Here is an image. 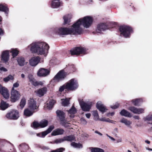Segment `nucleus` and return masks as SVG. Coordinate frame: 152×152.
<instances>
[{
	"instance_id": "c756f323",
	"label": "nucleus",
	"mask_w": 152,
	"mask_h": 152,
	"mask_svg": "<svg viewBox=\"0 0 152 152\" xmlns=\"http://www.w3.org/2000/svg\"><path fill=\"white\" fill-rule=\"evenodd\" d=\"M120 122L124 124L128 127L130 128L131 127L130 125L132 124V122L129 121L127 119L125 118H123L121 120Z\"/></svg>"
},
{
	"instance_id": "bb28decb",
	"label": "nucleus",
	"mask_w": 152,
	"mask_h": 152,
	"mask_svg": "<svg viewBox=\"0 0 152 152\" xmlns=\"http://www.w3.org/2000/svg\"><path fill=\"white\" fill-rule=\"evenodd\" d=\"M68 113L70 114L69 117L72 119L74 117V114L76 113V110L75 108L73 106L68 111Z\"/></svg>"
},
{
	"instance_id": "69168bd1",
	"label": "nucleus",
	"mask_w": 152,
	"mask_h": 152,
	"mask_svg": "<svg viewBox=\"0 0 152 152\" xmlns=\"http://www.w3.org/2000/svg\"><path fill=\"white\" fill-rule=\"evenodd\" d=\"M109 137L112 140L114 141L115 140V139L112 137L109 136Z\"/></svg>"
},
{
	"instance_id": "79ce46f5",
	"label": "nucleus",
	"mask_w": 152,
	"mask_h": 152,
	"mask_svg": "<svg viewBox=\"0 0 152 152\" xmlns=\"http://www.w3.org/2000/svg\"><path fill=\"white\" fill-rule=\"evenodd\" d=\"M11 52L12 53L13 58L16 56L19 53V51L16 49H12Z\"/></svg>"
},
{
	"instance_id": "4c0bfd02",
	"label": "nucleus",
	"mask_w": 152,
	"mask_h": 152,
	"mask_svg": "<svg viewBox=\"0 0 152 152\" xmlns=\"http://www.w3.org/2000/svg\"><path fill=\"white\" fill-rule=\"evenodd\" d=\"M62 105L64 106H67L69 104V99H62Z\"/></svg>"
},
{
	"instance_id": "2eb2a0df",
	"label": "nucleus",
	"mask_w": 152,
	"mask_h": 152,
	"mask_svg": "<svg viewBox=\"0 0 152 152\" xmlns=\"http://www.w3.org/2000/svg\"><path fill=\"white\" fill-rule=\"evenodd\" d=\"M28 107L31 111L34 110L38 108L37 107V103L36 101L33 99H30L29 101Z\"/></svg>"
},
{
	"instance_id": "72a5a7b5",
	"label": "nucleus",
	"mask_w": 152,
	"mask_h": 152,
	"mask_svg": "<svg viewBox=\"0 0 152 152\" xmlns=\"http://www.w3.org/2000/svg\"><path fill=\"white\" fill-rule=\"evenodd\" d=\"M33 113V112H32L31 110H30L28 108L25 109L24 111V115L27 117H29L32 115Z\"/></svg>"
},
{
	"instance_id": "a878e982",
	"label": "nucleus",
	"mask_w": 152,
	"mask_h": 152,
	"mask_svg": "<svg viewBox=\"0 0 152 152\" xmlns=\"http://www.w3.org/2000/svg\"><path fill=\"white\" fill-rule=\"evenodd\" d=\"M0 11L5 12L6 16H7L8 14L9 9L6 6L2 4H0Z\"/></svg>"
},
{
	"instance_id": "e2e57ef3",
	"label": "nucleus",
	"mask_w": 152,
	"mask_h": 152,
	"mask_svg": "<svg viewBox=\"0 0 152 152\" xmlns=\"http://www.w3.org/2000/svg\"><path fill=\"white\" fill-rule=\"evenodd\" d=\"M100 120L102 121L106 122V118H102L100 119Z\"/></svg>"
},
{
	"instance_id": "13d9d810",
	"label": "nucleus",
	"mask_w": 152,
	"mask_h": 152,
	"mask_svg": "<svg viewBox=\"0 0 152 152\" xmlns=\"http://www.w3.org/2000/svg\"><path fill=\"white\" fill-rule=\"evenodd\" d=\"M91 115V114L90 113H87L86 114V117L88 118H90Z\"/></svg>"
},
{
	"instance_id": "7ed1b4c3",
	"label": "nucleus",
	"mask_w": 152,
	"mask_h": 152,
	"mask_svg": "<svg viewBox=\"0 0 152 152\" xmlns=\"http://www.w3.org/2000/svg\"><path fill=\"white\" fill-rule=\"evenodd\" d=\"M119 31L125 37L127 38L129 37L130 33L132 31V28L128 26H122L119 28Z\"/></svg>"
},
{
	"instance_id": "b1692460",
	"label": "nucleus",
	"mask_w": 152,
	"mask_h": 152,
	"mask_svg": "<svg viewBox=\"0 0 152 152\" xmlns=\"http://www.w3.org/2000/svg\"><path fill=\"white\" fill-rule=\"evenodd\" d=\"M5 143V140L0 139V152H8L5 150V147L4 146Z\"/></svg>"
},
{
	"instance_id": "f8f14e48",
	"label": "nucleus",
	"mask_w": 152,
	"mask_h": 152,
	"mask_svg": "<svg viewBox=\"0 0 152 152\" xmlns=\"http://www.w3.org/2000/svg\"><path fill=\"white\" fill-rule=\"evenodd\" d=\"M40 60V58L38 56L33 57L29 60V64L31 66H34L39 63Z\"/></svg>"
},
{
	"instance_id": "5701e85b",
	"label": "nucleus",
	"mask_w": 152,
	"mask_h": 152,
	"mask_svg": "<svg viewBox=\"0 0 152 152\" xmlns=\"http://www.w3.org/2000/svg\"><path fill=\"white\" fill-rule=\"evenodd\" d=\"M9 106V104L7 103L6 102L4 101L3 100H1L0 103V110H4L7 109Z\"/></svg>"
},
{
	"instance_id": "f3484780",
	"label": "nucleus",
	"mask_w": 152,
	"mask_h": 152,
	"mask_svg": "<svg viewBox=\"0 0 152 152\" xmlns=\"http://www.w3.org/2000/svg\"><path fill=\"white\" fill-rule=\"evenodd\" d=\"M129 110L135 114H139L144 113V109L143 108H137L134 107H130Z\"/></svg>"
},
{
	"instance_id": "bf43d9fd",
	"label": "nucleus",
	"mask_w": 152,
	"mask_h": 152,
	"mask_svg": "<svg viewBox=\"0 0 152 152\" xmlns=\"http://www.w3.org/2000/svg\"><path fill=\"white\" fill-rule=\"evenodd\" d=\"M95 132L96 133H97V134H98L99 135H100V136H102V133H101L99 132L98 131H96Z\"/></svg>"
},
{
	"instance_id": "6e6552de",
	"label": "nucleus",
	"mask_w": 152,
	"mask_h": 152,
	"mask_svg": "<svg viewBox=\"0 0 152 152\" xmlns=\"http://www.w3.org/2000/svg\"><path fill=\"white\" fill-rule=\"evenodd\" d=\"M6 117L9 119L16 120L19 117L18 112L17 110H12L6 115Z\"/></svg>"
},
{
	"instance_id": "338daca9",
	"label": "nucleus",
	"mask_w": 152,
	"mask_h": 152,
	"mask_svg": "<svg viewBox=\"0 0 152 152\" xmlns=\"http://www.w3.org/2000/svg\"><path fill=\"white\" fill-rule=\"evenodd\" d=\"M145 142L149 144L150 143V141L148 140H146L145 141Z\"/></svg>"
},
{
	"instance_id": "ea45409f",
	"label": "nucleus",
	"mask_w": 152,
	"mask_h": 152,
	"mask_svg": "<svg viewBox=\"0 0 152 152\" xmlns=\"http://www.w3.org/2000/svg\"><path fill=\"white\" fill-rule=\"evenodd\" d=\"M56 101L55 100L52 99L48 103H47V107L50 109H51L53 106Z\"/></svg>"
},
{
	"instance_id": "de8ad7c7",
	"label": "nucleus",
	"mask_w": 152,
	"mask_h": 152,
	"mask_svg": "<svg viewBox=\"0 0 152 152\" xmlns=\"http://www.w3.org/2000/svg\"><path fill=\"white\" fill-rule=\"evenodd\" d=\"M64 141V137H63L62 138L57 139L55 140L54 142L58 144Z\"/></svg>"
},
{
	"instance_id": "aec40b11",
	"label": "nucleus",
	"mask_w": 152,
	"mask_h": 152,
	"mask_svg": "<svg viewBox=\"0 0 152 152\" xmlns=\"http://www.w3.org/2000/svg\"><path fill=\"white\" fill-rule=\"evenodd\" d=\"M61 3L59 0H52L51 6L53 8H57L61 5Z\"/></svg>"
},
{
	"instance_id": "774afa93",
	"label": "nucleus",
	"mask_w": 152,
	"mask_h": 152,
	"mask_svg": "<svg viewBox=\"0 0 152 152\" xmlns=\"http://www.w3.org/2000/svg\"><path fill=\"white\" fill-rule=\"evenodd\" d=\"M146 149L147 150H148L150 151H152V149H151V148H148V147H146Z\"/></svg>"
},
{
	"instance_id": "4468645a",
	"label": "nucleus",
	"mask_w": 152,
	"mask_h": 152,
	"mask_svg": "<svg viewBox=\"0 0 152 152\" xmlns=\"http://www.w3.org/2000/svg\"><path fill=\"white\" fill-rule=\"evenodd\" d=\"M0 93L6 99L9 98V94L8 90L6 88L2 87L0 84Z\"/></svg>"
},
{
	"instance_id": "680f3d73",
	"label": "nucleus",
	"mask_w": 152,
	"mask_h": 152,
	"mask_svg": "<svg viewBox=\"0 0 152 152\" xmlns=\"http://www.w3.org/2000/svg\"><path fill=\"white\" fill-rule=\"evenodd\" d=\"M42 149L44 150H48L49 149V148L47 147L43 146L42 147Z\"/></svg>"
},
{
	"instance_id": "39448f33",
	"label": "nucleus",
	"mask_w": 152,
	"mask_h": 152,
	"mask_svg": "<svg viewBox=\"0 0 152 152\" xmlns=\"http://www.w3.org/2000/svg\"><path fill=\"white\" fill-rule=\"evenodd\" d=\"M56 113L57 117H58L60 121L61 124V125L65 127H67L66 125L67 123L66 122V121L65 119V113L62 111L60 110H57L56 112Z\"/></svg>"
},
{
	"instance_id": "58836bf2",
	"label": "nucleus",
	"mask_w": 152,
	"mask_h": 152,
	"mask_svg": "<svg viewBox=\"0 0 152 152\" xmlns=\"http://www.w3.org/2000/svg\"><path fill=\"white\" fill-rule=\"evenodd\" d=\"M71 145L73 147L75 148H81L82 147V144L80 143H77L75 142H71Z\"/></svg>"
},
{
	"instance_id": "c9c22d12",
	"label": "nucleus",
	"mask_w": 152,
	"mask_h": 152,
	"mask_svg": "<svg viewBox=\"0 0 152 152\" xmlns=\"http://www.w3.org/2000/svg\"><path fill=\"white\" fill-rule=\"evenodd\" d=\"M69 69L70 71V72H74L76 70V69L74 66V65L73 64H68L67 66L65 68V69Z\"/></svg>"
},
{
	"instance_id": "0e129e2a",
	"label": "nucleus",
	"mask_w": 152,
	"mask_h": 152,
	"mask_svg": "<svg viewBox=\"0 0 152 152\" xmlns=\"http://www.w3.org/2000/svg\"><path fill=\"white\" fill-rule=\"evenodd\" d=\"M109 122L115 124V121H113L112 120H110V121Z\"/></svg>"
},
{
	"instance_id": "49530a36",
	"label": "nucleus",
	"mask_w": 152,
	"mask_h": 152,
	"mask_svg": "<svg viewBox=\"0 0 152 152\" xmlns=\"http://www.w3.org/2000/svg\"><path fill=\"white\" fill-rule=\"evenodd\" d=\"M32 127L35 129H37L38 127H40L39 123L37 122L34 121L33 122L32 125H31Z\"/></svg>"
},
{
	"instance_id": "4d7b16f0",
	"label": "nucleus",
	"mask_w": 152,
	"mask_h": 152,
	"mask_svg": "<svg viewBox=\"0 0 152 152\" xmlns=\"http://www.w3.org/2000/svg\"><path fill=\"white\" fill-rule=\"evenodd\" d=\"M0 70L1 71H3L4 72H6L7 71V69L5 68H4V67H1L0 68Z\"/></svg>"
},
{
	"instance_id": "412c9836",
	"label": "nucleus",
	"mask_w": 152,
	"mask_h": 152,
	"mask_svg": "<svg viewBox=\"0 0 152 152\" xmlns=\"http://www.w3.org/2000/svg\"><path fill=\"white\" fill-rule=\"evenodd\" d=\"M64 130L61 128H58L54 130L51 133L52 136L61 135L64 134Z\"/></svg>"
},
{
	"instance_id": "e433bc0d",
	"label": "nucleus",
	"mask_w": 152,
	"mask_h": 152,
	"mask_svg": "<svg viewBox=\"0 0 152 152\" xmlns=\"http://www.w3.org/2000/svg\"><path fill=\"white\" fill-rule=\"evenodd\" d=\"M19 148L20 150H23L28 149V146L25 143H22L19 145Z\"/></svg>"
},
{
	"instance_id": "c85d7f7f",
	"label": "nucleus",
	"mask_w": 152,
	"mask_h": 152,
	"mask_svg": "<svg viewBox=\"0 0 152 152\" xmlns=\"http://www.w3.org/2000/svg\"><path fill=\"white\" fill-rule=\"evenodd\" d=\"M30 81L31 83L33 86H36L38 85H42L43 83L41 81H36L34 79H30Z\"/></svg>"
},
{
	"instance_id": "a211bd4d",
	"label": "nucleus",
	"mask_w": 152,
	"mask_h": 152,
	"mask_svg": "<svg viewBox=\"0 0 152 152\" xmlns=\"http://www.w3.org/2000/svg\"><path fill=\"white\" fill-rule=\"evenodd\" d=\"M9 51L5 50L3 52L1 55V60L6 63L9 60Z\"/></svg>"
},
{
	"instance_id": "1a4fd4ad",
	"label": "nucleus",
	"mask_w": 152,
	"mask_h": 152,
	"mask_svg": "<svg viewBox=\"0 0 152 152\" xmlns=\"http://www.w3.org/2000/svg\"><path fill=\"white\" fill-rule=\"evenodd\" d=\"M10 101L12 102H15L20 99V94L18 91L16 90H11Z\"/></svg>"
},
{
	"instance_id": "473e14b6",
	"label": "nucleus",
	"mask_w": 152,
	"mask_h": 152,
	"mask_svg": "<svg viewBox=\"0 0 152 152\" xmlns=\"http://www.w3.org/2000/svg\"><path fill=\"white\" fill-rule=\"evenodd\" d=\"M64 20V24H69L70 22V15H65L63 17Z\"/></svg>"
},
{
	"instance_id": "ddd939ff",
	"label": "nucleus",
	"mask_w": 152,
	"mask_h": 152,
	"mask_svg": "<svg viewBox=\"0 0 152 152\" xmlns=\"http://www.w3.org/2000/svg\"><path fill=\"white\" fill-rule=\"evenodd\" d=\"M54 128V126H51L49 127L48 128L46 131L37 134V136L41 137H44L47 134L50 133L52 130Z\"/></svg>"
},
{
	"instance_id": "37998d69",
	"label": "nucleus",
	"mask_w": 152,
	"mask_h": 152,
	"mask_svg": "<svg viewBox=\"0 0 152 152\" xmlns=\"http://www.w3.org/2000/svg\"><path fill=\"white\" fill-rule=\"evenodd\" d=\"M91 152H104V150L99 148H94L91 150Z\"/></svg>"
},
{
	"instance_id": "9d476101",
	"label": "nucleus",
	"mask_w": 152,
	"mask_h": 152,
	"mask_svg": "<svg viewBox=\"0 0 152 152\" xmlns=\"http://www.w3.org/2000/svg\"><path fill=\"white\" fill-rule=\"evenodd\" d=\"M66 74L64 71L62 70L58 72L53 78V80L55 81H59L63 80L65 77Z\"/></svg>"
},
{
	"instance_id": "393cba45",
	"label": "nucleus",
	"mask_w": 152,
	"mask_h": 152,
	"mask_svg": "<svg viewBox=\"0 0 152 152\" xmlns=\"http://www.w3.org/2000/svg\"><path fill=\"white\" fill-rule=\"evenodd\" d=\"M17 61L18 64L20 66H23L25 64V60L23 57H19L17 58Z\"/></svg>"
},
{
	"instance_id": "8fccbe9b",
	"label": "nucleus",
	"mask_w": 152,
	"mask_h": 152,
	"mask_svg": "<svg viewBox=\"0 0 152 152\" xmlns=\"http://www.w3.org/2000/svg\"><path fill=\"white\" fill-rule=\"evenodd\" d=\"M65 89H66V84L62 86H61L59 88V91L60 92H61L63 91Z\"/></svg>"
},
{
	"instance_id": "f257e3e1",
	"label": "nucleus",
	"mask_w": 152,
	"mask_h": 152,
	"mask_svg": "<svg viewBox=\"0 0 152 152\" xmlns=\"http://www.w3.org/2000/svg\"><path fill=\"white\" fill-rule=\"evenodd\" d=\"M93 21L92 17L86 16L83 18L79 19L72 26L71 28L66 27L53 28L50 30V32L60 36L67 35L69 34H80L83 31V29L80 27L81 25L85 28H89L91 25Z\"/></svg>"
},
{
	"instance_id": "f704fd0d",
	"label": "nucleus",
	"mask_w": 152,
	"mask_h": 152,
	"mask_svg": "<svg viewBox=\"0 0 152 152\" xmlns=\"http://www.w3.org/2000/svg\"><path fill=\"white\" fill-rule=\"evenodd\" d=\"M39 124L40 128H44L48 125V122L47 120H42L39 122Z\"/></svg>"
},
{
	"instance_id": "a18cd8bd",
	"label": "nucleus",
	"mask_w": 152,
	"mask_h": 152,
	"mask_svg": "<svg viewBox=\"0 0 152 152\" xmlns=\"http://www.w3.org/2000/svg\"><path fill=\"white\" fill-rule=\"evenodd\" d=\"M93 115L94 116V119L97 120L99 119V115L97 110H95L93 112Z\"/></svg>"
},
{
	"instance_id": "423d86ee",
	"label": "nucleus",
	"mask_w": 152,
	"mask_h": 152,
	"mask_svg": "<svg viewBox=\"0 0 152 152\" xmlns=\"http://www.w3.org/2000/svg\"><path fill=\"white\" fill-rule=\"evenodd\" d=\"M66 84V89L68 90H75L77 88L78 86L77 80L74 78L71 79Z\"/></svg>"
},
{
	"instance_id": "09e8293b",
	"label": "nucleus",
	"mask_w": 152,
	"mask_h": 152,
	"mask_svg": "<svg viewBox=\"0 0 152 152\" xmlns=\"http://www.w3.org/2000/svg\"><path fill=\"white\" fill-rule=\"evenodd\" d=\"M144 120L145 121H152V115H149L145 117L144 118Z\"/></svg>"
},
{
	"instance_id": "2f4dec72",
	"label": "nucleus",
	"mask_w": 152,
	"mask_h": 152,
	"mask_svg": "<svg viewBox=\"0 0 152 152\" xmlns=\"http://www.w3.org/2000/svg\"><path fill=\"white\" fill-rule=\"evenodd\" d=\"M142 101V100L141 99H136L132 101V103L135 106L140 105L141 102Z\"/></svg>"
},
{
	"instance_id": "3c124183",
	"label": "nucleus",
	"mask_w": 152,
	"mask_h": 152,
	"mask_svg": "<svg viewBox=\"0 0 152 152\" xmlns=\"http://www.w3.org/2000/svg\"><path fill=\"white\" fill-rule=\"evenodd\" d=\"M19 86V84L17 83L16 82L15 83H14L13 85V87L12 88V90H15L14 89L15 88H18Z\"/></svg>"
},
{
	"instance_id": "6ab92c4d",
	"label": "nucleus",
	"mask_w": 152,
	"mask_h": 152,
	"mask_svg": "<svg viewBox=\"0 0 152 152\" xmlns=\"http://www.w3.org/2000/svg\"><path fill=\"white\" fill-rule=\"evenodd\" d=\"M97 108L101 112L103 113L105 112L106 109L105 107L102 104V102L100 101L98 102L96 104Z\"/></svg>"
},
{
	"instance_id": "7c9ffc66",
	"label": "nucleus",
	"mask_w": 152,
	"mask_h": 152,
	"mask_svg": "<svg viewBox=\"0 0 152 152\" xmlns=\"http://www.w3.org/2000/svg\"><path fill=\"white\" fill-rule=\"evenodd\" d=\"M64 139L65 141L72 142L75 139V137L73 135H70L64 137Z\"/></svg>"
},
{
	"instance_id": "a19ab883",
	"label": "nucleus",
	"mask_w": 152,
	"mask_h": 152,
	"mask_svg": "<svg viewBox=\"0 0 152 152\" xmlns=\"http://www.w3.org/2000/svg\"><path fill=\"white\" fill-rule=\"evenodd\" d=\"M26 103V100L25 97H23L21 100L20 103V106L21 109L24 107Z\"/></svg>"
},
{
	"instance_id": "864d4df0",
	"label": "nucleus",
	"mask_w": 152,
	"mask_h": 152,
	"mask_svg": "<svg viewBox=\"0 0 152 152\" xmlns=\"http://www.w3.org/2000/svg\"><path fill=\"white\" fill-rule=\"evenodd\" d=\"M65 150V149L61 148H58L56 150H55L56 152H63Z\"/></svg>"
},
{
	"instance_id": "4be33fe9",
	"label": "nucleus",
	"mask_w": 152,
	"mask_h": 152,
	"mask_svg": "<svg viewBox=\"0 0 152 152\" xmlns=\"http://www.w3.org/2000/svg\"><path fill=\"white\" fill-rule=\"evenodd\" d=\"M47 91V89L46 87L40 88L37 91V94L39 97L43 96L45 94Z\"/></svg>"
},
{
	"instance_id": "cd10ccee",
	"label": "nucleus",
	"mask_w": 152,
	"mask_h": 152,
	"mask_svg": "<svg viewBox=\"0 0 152 152\" xmlns=\"http://www.w3.org/2000/svg\"><path fill=\"white\" fill-rule=\"evenodd\" d=\"M120 114L121 115L125 116L128 117H131L132 115L131 113L124 109L122 110L120 112Z\"/></svg>"
},
{
	"instance_id": "9b49d317",
	"label": "nucleus",
	"mask_w": 152,
	"mask_h": 152,
	"mask_svg": "<svg viewBox=\"0 0 152 152\" xmlns=\"http://www.w3.org/2000/svg\"><path fill=\"white\" fill-rule=\"evenodd\" d=\"M50 71L48 69L41 68L38 71L37 74L39 77H45L49 75Z\"/></svg>"
},
{
	"instance_id": "dca6fc26",
	"label": "nucleus",
	"mask_w": 152,
	"mask_h": 152,
	"mask_svg": "<svg viewBox=\"0 0 152 152\" xmlns=\"http://www.w3.org/2000/svg\"><path fill=\"white\" fill-rule=\"evenodd\" d=\"M81 108L84 111H88L91 108V104L89 103L82 102L80 103Z\"/></svg>"
},
{
	"instance_id": "f03ea898",
	"label": "nucleus",
	"mask_w": 152,
	"mask_h": 152,
	"mask_svg": "<svg viewBox=\"0 0 152 152\" xmlns=\"http://www.w3.org/2000/svg\"><path fill=\"white\" fill-rule=\"evenodd\" d=\"M28 47H30L31 51L32 53L38 55H44L46 56L49 48V45L44 42H34L31 44Z\"/></svg>"
},
{
	"instance_id": "c03bdc74",
	"label": "nucleus",
	"mask_w": 152,
	"mask_h": 152,
	"mask_svg": "<svg viewBox=\"0 0 152 152\" xmlns=\"http://www.w3.org/2000/svg\"><path fill=\"white\" fill-rule=\"evenodd\" d=\"M14 77L13 76L10 75H8L6 77H5L4 79V81L5 82H7L10 80H12L13 79Z\"/></svg>"
},
{
	"instance_id": "0eeeda50",
	"label": "nucleus",
	"mask_w": 152,
	"mask_h": 152,
	"mask_svg": "<svg viewBox=\"0 0 152 152\" xmlns=\"http://www.w3.org/2000/svg\"><path fill=\"white\" fill-rule=\"evenodd\" d=\"M113 24L112 23H101L98 24L97 26L96 31L97 33H100L102 31H104L109 29L110 27L109 25Z\"/></svg>"
},
{
	"instance_id": "5fc2aeb1",
	"label": "nucleus",
	"mask_w": 152,
	"mask_h": 152,
	"mask_svg": "<svg viewBox=\"0 0 152 152\" xmlns=\"http://www.w3.org/2000/svg\"><path fill=\"white\" fill-rule=\"evenodd\" d=\"M107 23H113V24L109 25V26L110 27L109 28V29L111 28H113L115 26V23L110 22H107Z\"/></svg>"
},
{
	"instance_id": "20e7f679",
	"label": "nucleus",
	"mask_w": 152,
	"mask_h": 152,
	"mask_svg": "<svg viewBox=\"0 0 152 152\" xmlns=\"http://www.w3.org/2000/svg\"><path fill=\"white\" fill-rule=\"evenodd\" d=\"M86 49V48L82 47H76L73 48L70 50V52L72 55H78L81 54L87 53Z\"/></svg>"
},
{
	"instance_id": "052dcab7",
	"label": "nucleus",
	"mask_w": 152,
	"mask_h": 152,
	"mask_svg": "<svg viewBox=\"0 0 152 152\" xmlns=\"http://www.w3.org/2000/svg\"><path fill=\"white\" fill-rule=\"evenodd\" d=\"M134 118L136 119L139 120L140 119L139 117L138 116L135 115L134 116Z\"/></svg>"
},
{
	"instance_id": "603ef678",
	"label": "nucleus",
	"mask_w": 152,
	"mask_h": 152,
	"mask_svg": "<svg viewBox=\"0 0 152 152\" xmlns=\"http://www.w3.org/2000/svg\"><path fill=\"white\" fill-rule=\"evenodd\" d=\"M118 106V103H116L114 105H111L110 107L113 109H115L117 108Z\"/></svg>"
},
{
	"instance_id": "6e6d98bb",
	"label": "nucleus",
	"mask_w": 152,
	"mask_h": 152,
	"mask_svg": "<svg viewBox=\"0 0 152 152\" xmlns=\"http://www.w3.org/2000/svg\"><path fill=\"white\" fill-rule=\"evenodd\" d=\"M80 121L82 123L84 124H86L87 123V121L86 120L83 118H82L80 119Z\"/></svg>"
}]
</instances>
